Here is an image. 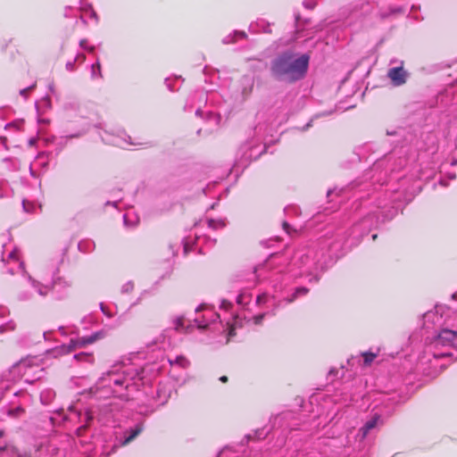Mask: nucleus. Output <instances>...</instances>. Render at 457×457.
<instances>
[{
	"label": "nucleus",
	"mask_w": 457,
	"mask_h": 457,
	"mask_svg": "<svg viewBox=\"0 0 457 457\" xmlns=\"http://www.w3.org/2000/svg\"><path fill=\"white\" fill-rule=\"evenodd\" d=\"M144 370L131 363H116L90 388V394L98 398L107 399L113 395L129 400L134 391L144 385Z\"/></svg>",
	"instance_id": "f257e3e1"
},
{
	"label": "nucleus",
	"mask_w": 457,
	"mask_h": 457,
	"mask_svg": "<svg viewBox=\"0 0 457 457\" xmlns=\"http://www.w3.org/2000/svg\"><path fill=\"white\" fill-rule=\"evenodd\" d=\"M309 61L310 56L306 54L297 56L285 52L271 61L270 73L278 81L293 83L305 76Z\"/></svg>",
	"instance_id": "f03ea898"
},
{
	"label": "nucleus",
	"mask_w": 457,
	"mask_h": 457,
	"mask_svg": "<svg viewBox=\"0 0 457 457\" xmlns=\"http://www.w3.org/2000/svg\"><path fill=\"white\" fill-rule=\"evenodd\" d=\"M193 321L199 329H210L214 333L224 334L226 343L235 335L234 324L228 320L224 323L220 314L206 304H201L195 309V317Z\"/></svg>",
	"instance_id": "7ed1b4c3"
},
{
	"label": "nucleus",
	"mask_w": 457,
	"mask_h": 457,
	"mask_svg": "<svg viewBox=\"0 0 457 457\" xmlns=\"http://www.w3.org/2000/svg\"><path fill=\"white\" fill-rule=\"evenodd\" d=\"M318 269L319 264L314 260L312 250H308L306 253L298 250L293 256L287 272L290 277H306L310 282H317L320 279Z\"/></svg>",
	"instance_id": "20e7f679"
},
{
	"label": "nucleus",
	"mask_w": 457,
	"mask_h": 457,
	"mask_svg": "<svg viewBox=\"0 0 457 457\" xmlns=\"http://www.w3.org/2000/svg\"><path fill=\"white\" fill-rule=\"evenodd\" d=\"M428 347L435 358L452 356V351L457 350V328H441L433 337Z\"/></svg>",
	"instance_id": "39448f33"
},
{
	"label": "nucleus",
	"mask_w": 457,
	"mask_h": 457,
	"mask_svg": "<svg viewBox=\"0 0 457 457\" xmlns=\"http://www.w3.org/2000/svg\"><path fill=\"white\" fill-rule=\"evenodd\" d=\"M112 403H104L97 407H93L90 410L85 411L83 414V421L85 424L81 425L77 428L76 433L78 436H81L82 433L87 429L89 422L96 418L99 422L106 423L112 418Z\"/></svg>",
	"instance_id": "423d86ee"
},
{
	"label": "nucleus",
	"mask_w": 457,
	"mask_h": 457,
	"mask_svg": "<svg viewBox=\"0 0 457 457\" xmlns=\"http://www.w3.org/2000/svg\"><path fill=\"white\" fill-rule=\"evenodd\" d=\"M104 337V331H97L87 337H78L76 339H71L69 344L62 345L55 349L52 350L54 356L68 354L78 348L84 347L87 345L93 344L96 341Z\"/></svg>",
	"instance_id": "0eeeda50"
},
{
	"label": "nucleus",
	"mask_w": 457,
	"mask_h": 457,
	"mask_svg": "<svg viewBox=\"0 0 457 457\" xmlns=\"http://www.w3.org/2000/svg\"><path fill=\"white\" fill-rule=\"evenodd\" d=\"M40 452L38 447L33 446L29 450L20 448L12 444H6L0 448V454L5 457H38L37 453Z\"/></svg>",
	"instance_id": "6e6552de"
},
{
	"label": "nucleus",
	"mask_w": 457,
	"mask_h": 457,
	"mask_svg": "<svg viewBox=\"0 0 457 457\" xmlns=\"http://www.w3.org/2000/svg\"><path fill=\"white\" fill-rule=\"evenodd\" d=\"M102 140L105 144L113 145L119 147H126L127 145H137L139 143L131 142L130 137L128 136L125 132H120L118 135H112L104 131V135H101Z\"/></svg>",
	"instance_id": "1a4fd4ad"
},
{
	"label": "nucleus",
	"mask_w": 457,
	"mask_h": 457,
	"mask_svg": "<svg viewBox=\"0 0 457 457\" xmlns=\"http://www.w3.org/2000/svg\"><path fill=\"white\" fill-rule=\"evenodd\" d=\"M443 307L436 306L434 311H428L423 315L424 327L428 329L431 328H441L443 322Z\"/></svg>",
	"instance_id": "9d476101"
},
{
	"label": "nucleus",
	"mask_w": 457,
	"mask_h": 457,
	"mask_svg": "<svg viewBox=\"0 0 457 457\" xmlns=\"http://www.w3.org/2000/svg\"><path fill=\"white\" fill-rule=\"evenodd\" d=\"M2 262L10 265L7 271L10 274H15L18 270L24 271V263L20 260L19 252L17 249L11 251L7 257H2Z\"/></svg>",
	"instance_id": "9b49d317"
},
{
	"label": "nucleus",
	"mask_w": 457,
	"mask_h": 457,
	"mask_svg": "<svg viewBox=\"0 0 457 457\" xmlns=\"http://www.w3.org/2000/svg\"><path fill=\"white\" fill-rule=\"evenodd\" d=\"M71 282L64 278L58 277L52 282V292L57 299H63L68 295Z\"/></svg>",
	"instance_id": "f8f14e48"
},
{
	"label": "nucleus",
	"mask_w": 457,
	"mask_h": 457,
	"mask_svg": "<svg viewBox=\"0 0 457 457\" xmlns=\"http://www.w3.org/2000/svg\"><path fill=\"white\" fill-rule=\"evenodd\" d=\"M242 153V158L245 161H250L252 159H256L259 157L263 152L266 151V146L255 145L253 142H246L244 144L239 150Z\"/></svg>",
	"instance_id": "ddd939ff"
},
{
	"label": "nucleus",
	"mask_w": 457,
	"mask_h": 457,
	"mask_svg": "<svg viewBox=\"0 0 457 457\" xmlns=\"http://www.w3.org/2000/svg\"><path fill=\"white\" fill-rule=\"evenodd\" d=\"M387 77L394 86L398 87L403 85L407 79V72L403 68V62H401L399 67L390 68L387 71Z\"/></svg>",
	"instance_id": "4468645a"
},
{
	"label": "nucleus",
	"mask_w": 457,
	"mask_h": 457,
	"mask_svg": "<svg viewBox=\"0 0 457 457\" xmlns=\"http://www.w3.org/2000/svg\"><path fill=\"white\" fill-rule=\"evenodd\" d=\"M144 429L142 422L136 424L134 427L129 428L124 431L123 437L120 441V445L124 446L132 442Z\"/></svg>",
	"instance_id": "2eb2a0df"
},
{
	"label": "nucleus",
	"mask_w": 457,
	"mask_h": 457,
	"mask_svg": "<svg viewBox=\"0 0 457 457\" xmlns=\"http://www.w3.org/2000/svg\"><path fill=\"white\" fill-rule=\"evenodd\" d=\"M381 422V417L379 414L375 413L365 424L360 428L359 435L361 439L363 440L369 434V432L375 428L378 423Z\"/></svg>",
	"instance_id": "dca6fc26"
},
{
	"label": "nucleus",
	"mask_w": 457,
	"mask_h": 457,
	"mask_svg": "<svg viewBox=\"0 0 457 457\" xmlns=\"http://www.w3.org/2000/svg\"><path fill=\"white\" fill-rule=\"evenodd\" d=\"M28 280L30 283V287L34 288L37 293L41 296H46L50 291H52V284L45 285L41 282L34 279L31 276H28Z\"/></svg>",
	"instance_id": "f3484780"
},
{
	"label": "nucleus",
	"mask_w": 457,
	"mask_h": 457,
	"mask_svg": "<svg viewBox=\"0 0 457 457\" xmlns=\"http://www.w3.org/2000/svg\"><path fill=\"white\" fill-rule=\"evenodd\" d=\"M270 302H271L275 309L280 305V301H277L275 295H270L267 293H263L256 297V303L258 305H262Z\"/></svg>",
	"instance_id": "a211bd4d"
},
{
	"label": "nucleus",
	"mask_w": 457,
	"mask_h": 457,
	"mask_svg": "<svg viewBox=\"0 0 457 457\" xmlns=\"http://www.w3.org/2000/svg\"><path fill=\"white\" fill-rule=\"evenodd\" d=\"M241 84H242V95L244 97L247 96L251 91H252V88L253 87V80L252 78L250 77H243L242 79H241Z\"/></svg>",
	"instance_id": "6ab92c4d"
},
{
	"label": "nucleus",
	"mask_w": 457,
	"mask_h": 457,
	"mask_svg": "<svg viewBox=\"0 0 457 457\" xmlns=\"http://www.w3.org/2000/svg\"><path fill=\"white\" fill-rule=\"evenodd\" d=\"M55 393L50 389H45L40 394V401L43 404L47 405L49 404L54 398Z\"/></svg>",
	"instance_id": "aec40b11"
},
{
	"label": "nucleus",
	"mask_w": 457,
	"mask_h": 457,
	"mask_svg": "<svg viewBox=\"0 0 457 457\" xmlns=\"http://www.w3.org/2000/svg\"><path fill=\"white\" fill-rule=\"evenodd\" d=\"M308 293V288L304 287H300L295 288V292L291 295V296L285 297L283 301L287 303H290L294 302L298 296L304 295Z\"/></svg>",
	"instance_id": "412c9836"
},
{
	"label": "nucleus",
	"mask_w": 457,
	"mask_h": 457,
	"mask_svg": "<svg viewBox=\"0 0 457 457\" xmlns=\"http://www.w3.org/2000/svg\"><path fill=\"white\" fill-rule=\"evenodd\" d=\"M190 321H187L185 320V318L183 317H178L174 320L173 323H174V328L177 330V331H184V330H187L188 328L191 326L189 324Z\"/></svg>",
	"instance_id": "4be33fe9"
},
{
	"label": "nucleus",
	"mask_w": 457,
	"mask_h": 457,
	"mask_svg": "<svg viewBox=\"0 0 457 457\" xmlns=\"http://www.w3.org/2000/svg\"><path fill=\"white\" fill-rule=\"evenodd\" d=\"M169 362L171 366L177 365L181 368H187L189 365L188 360L182 355L176 356L174 359L170 358Z\"/></svg>",
	"instance_id": "5701e85b"
},
{
	"label": "nucleus",
	"mask_w": 457,
	"mask_h": 457,
	"mask_svg": "<svg viewBox=\"0 0 457 457\" xmlns=\"http://www.w3.org/2000/svg\"><path fill=\"white\" fill-rule=\"evenodd\" d=\"M73 359L79 362L93 363L94 361L93 354L84 352L74 354Z\"/></svg>",
	"instance_id": "b1692460"
},
{
	"label": "nucleus",
	"mask_w": 457,
	"mask_h": 457,
	"mask_svg": "<svg viewBox=\"0 0 457 457\" xmlns=\"http://www.w3.org/2000/svg\"><path fill=\"white\" fill-rule=\"evenodd\" d=\"M245 37H246V34L243 31H234L233 34H229L228 36H226L222 39V42H223V44L228 45V44H231L234 41H236L237 38H244Z\"/></svg>",
	"instance_id": "393cba45"
},
{
	"label": "nucleus",
	"mask_w": 457,
	"mask_h": 457,
	"mask_svg": "<svg viewBox=\"0 0 457 457\" xmlns=\"http://www.w3.org/2000/svg\"><path fill=\"white\" fill-rule=\"evenodd\" d=\"M24 413V409L21 407V404L19 403L15 407L9 408L7 410V414L10 417L18 418Z\"/></svg>",
	"instance_id": "a878e982"
},
{
	"label": "nucleus",
	"mask_w": 457,
	"mask_h": 457,
	"mask_svg": "<svg viewBox=\"0 0 457 457\" xmlns=\"http://www.w3.org/2000/svg\"><path fill=\"white\" fill-rule=\"evenodd\" d=\"M91 78L93 79L102 78L101 65L99 60H96V63H93L91 65Z\"/></svg>",
	"instance_id": "bb28decb"
},
{
	"label": "nucleus",
	"mask_w": 457,
	"mask_h": 457,
	"mask_svg": "<svg viewBox=\"0 0 457 457\" xmlns=\"http://www.w3.org/2000/svg\"><path fill=\"white\" fill-rule=\"evenodd\" d=\"M280 272H281L280 270H274V271H272L270 276L267 278L268 279L270 280V283L273 284V287H274L275 291L280 290L282 288L281 286H278V276H279Z\"/></svg>",
	"instance_id": "cd10ccee"
},
{
	"label": "nucleus",
	"mask_w": 457,
	"mask_h": 457,
	"mask_svg": "<svg viewBox=\"0 0 457 457\" xmlns=\"http://www.w3.org/2000/svg\"><path fill=\"white\" fill-rule=\"evenodd\" d=\"M252 298L251 294L242 293L237 297V303L238 305L246 306L251 302Z\"/></svg>",
	"instance_id": "c85d7f7f"
},
{
	"label": "nucleus",
	"mask_w": 457,
	"mask_h": 457,
	"mask_svg": "<svg viewBox=\"0 0 457 457\" xmlns=\"http://www.w3.org/2000/svg\"><path fill=\"white\" fill-rule=\"evenodd\" d=\"M361 356L363 357V364L365 366H369L372 363L374 359L378 356V353L363 352V353H361Z\"/></svg>",
	"instance_id": "c756f323"
},
{
	"label": "nucleus",
	"mask_w": 457,
	"mask_h": 457,
	"mask_svg": "<svg viewBox=\"0 0 457 457\" xmlns=\"http://www.w3.org/2000/svg\"><path fill=\"white\" fill-rule=\"evenodd\" d=\"M170 394L166 392V390L162 388L157 389V398L159 402V405H163L169 399Z\"/></svg>",
	"instance_id": "7c9ffc66"
},
{
	"label": "nucleus",
	"mask_w": 457,
	"mask_h": 457,
	"mask_svg": "<svg viewBox=\"0 0 457 457\" xmlns=\"http://www.w3.org/2000/svg\"><path fill=\"white\" fill-rule=\"evenodd\" d=\"M225 226V223L223 220H213V219H210L208 220V227L209 228H212L213 229H216V228H223Z\"/></svg>",
	"instance_id": "2f4dec72"
},
{
	"label": "nucleus",
	"mask_w": 457,
	"mask_h": 457,
	"mask_svg": "<svg viewBox=\"0 0 457 457\" xmlns=\"http://www.w3.org/2000/svg\"><path fill=\"white\" fill-rule=\"evenodd\" d=\"M22 207H23L24 212H29V213L34 212V211L36 209V205L33 203H30L27 200L22 201Z\"/></svg>",
	"instance_id": "473e14b6"
},
{
	"label": "nucleus",
	"mask_w": 457,
	"mask_h": 457,
	"mask_svg": "<svg viewBox=\"0 0 457 457\" xmlns=\"http://www.w3.org/2000/svg\"><path fill=\"white\" fill-rule=\"evenodd\" d=\"M129 213H126L123 215L124 224L126 226H135L138 222V218L135 216L132 220H129Z\"/></svg>",
	"instance_id": "72a5a7b5"
},
{
	"label": "nucleus",
	"mask_w": 457,
	"mask_h": 457,
	"mask_svg": "<svg viewBox=\"0 0 457 457\" xmlns=\"http://www.w3.org/2000/svg\"><path fill=\"white\" fill-rule=\"evenodd\" d=\"M15 328V324L12 321H9L1 325L0 327V335L5 331H12Z\"/></svg>",
	"instance_id": "f704fd0d"
},
{
	"label": "nucleus",
	"mask_w": 457,
	"mask_h": 457,
	"mask_svg": "<svg viewBox=\"0 0 457 457\" xmlns=\"http://www.w3.org/2000/svg\"><path fill=\"white\" fill-rule=\"evenodd\" d=\"M204 240L208 245H214L215 240H212L210 237H196L195 236V245H199L201 241Z\"/></svg>",
	"instance_id": "c9c22d12"
},
{
	"label": "nucleus",
	"mask_w": 457,
	"mask_h": 457,
	"mask_svg": "<svg viewBox=\"0 0 457 457\" xmlns=\"http://www.w3.org/2000/svg\"><path fill=\"white\" fill-rule=\"evenodd\" d=\"M79 46L81 48L88 51L89 53H93L95 51V46H88L87 39H81L79 41Z\"/></svg>",
	"instance_id": "e433bc0d"
},
{
	"label": "nucleus",
	"mask_w": 457,
	"mask_h": 457,
	"mask_svg": "<svg viewBox=\"0 0 457 457\" xmlns=\"http://www.w3.org/2000/svg\"><path fill=\"white\" fill-rule=\"evenodd\" d=\"M270 262H266L265 264L262 265L261 267L257 268L255 270L256 276L260 278L262 275V271L266 270L268 268H270Z\"/></svg>",
	"instance_id": "4c0bfd02"
},
{
	"label": "nucleus",
	"mask_w": 457,
	"mask_h": 457,
	"mask_svg": "<svg viewBox=\"0 0 457 457\" xmlns=\"http://www.w3.org/2000/svg\"><path fill=\"white\" fill-rule=\"evenodd\" d=\"M371 220V217H365L359 224H356L353 228L354 230H358L361 227H365L368 224H370V221Z\"/></svg>",
	"instance_id": "58836bf2"
},
{
	"label": "nucleus",
	"mask_w": 457,
	"mask_h": 457,
	"mask_svg": "<svg viewBox=\"0 0 457 457\" xmlns=\"http://www.w3.org/2000/svg\"><path fill=\"white\" fill-rule=\"evenodd\" d=\"M134 285L131 281H128L121 287L122 293H129L133 290Z\"/></svg>",
	"instance_id": "ea45409f"
},
{
	"label": "nucleus",
	"mask_w": 457,
	"mask_h": 457,
	"mask_svg": "<svg viewBox=\"0 0 457 457\" xmlns=\"http://www.w3.org/2000/svg\"><path fill=\"white\" fill-rule=\"evenodd\" d=\"M317 3L315 0H304L303 2V5L306 8V9H313L315 6H316Z\"/></svg>",
	"instance_id": "a19ab883"
},
{
	"label": "nucleus",
	"mask_w": 457,
	"mask_h": 457,
	"mask_svg": "<svg viewBox=\"0 0 457 457\" xmlns=\"http://www.w3.org/2000/svg\"><path fill=\"white\" fill-rule=\"evenodd\" d=\"M191 240L189 237H187L183 240L184 253L187 254L189 251H191Z\"/></svg>",
	"instance_id": "79ce46f5"
},
{
	"label": "nucleus",
	"mask_w": 457,
	"mask_h": 457,
	"mask_svg": "<svg viewBox=\"0 0 457 457\" xmlns=\"http://www.w3.org/2000/svg\"><path fill=\"white\" fill-rule=\"evenodd\" d=\"M36 87V84L31 85L30 87H28L26 88L20 90V95L24 97L25 99L28 97V94L30 90H32Z\"/></svg>",
	"instance_id": "37998d69"
},
{
	"label": "nucleus",
	"mask_w": 457,
	"mask_h": 457,
	"mask_svg": "<svg viewBox=\"0 0 457 457\" xmlns=\"http://www.w3.org/2000/svg\"><path fill=\"white\" fill-rule=\"evenodd\" d=\"M32 297V295L30 293H28V292H21L18 295V298L21 300V301H27V300H30Z\"/></svg>",
	"instance_id": "c03bdc74"
},
{
	"label": "nucleus",
	"mask_w": 457,
	"mask_h": 457,
	"mask_svg": "<svg viewBox=\"0 0 457 457\" xmlns=\"http://www.w3.org/2000/svg\"><path fill=\"white\" fill-rule=\"evenodd\" d=\"M14 395L16 396H18V395L21 396L24 399L23 400L24 402L29 401L30 398V395L26 391H20V392L15 393Z\"/></svg>",
	"instance_id": "a18cd8bd"
},
{
	"label": "nucleus",
	"mask_w": 457,
	"mask_h": 457,
	"mask_svg": "<svg viewBox=\"0 0 457 457\" xmlns=\"http://www.w3.org/2000/svg\"><path fill=\"white\" fill-rule=\"evenodd\" d=\"M77 58L73 61H70L66 63V69L67 71H72L74 70V66H75V62H76Z\"/></svg>",
	"instance_id": "49530a36"
},
{
	"label": "nucleus",
	"mask_w": 457,
	"mask_h": 457,
	"mask_svg": "<svg viewBox=\"0 0 457 457\" xmlns=\"http://www.w3.org/2000/svg\"><path fill=\"white\" fill-rule=\"evenodd\" d=\"M48 89L49 91L52 93V95L54 96H55L56 98L58 97V94L55 90V87H54V83H50L49 86H48Z\"/></svg>",
	"instance_id": "de8ad7c7"
},
{
	"label": "nucleus",
	"mask_w": 457,
	"mask_h": 457,
	"mask_svg": "<svg viewBox=\"0 0 457 457\" xmlns=\"http://www.w3.org/2000/svg\"><path fill=\"white\" fill-rule=\"evenodd\" d=\"M230 306H231V303L228 302L226 300H223L221 302V304H220L221 309L228 310Z\"/></svg>",
	"instance_id": "09e8293b"
},
{
	"label": "nucleus",
	"mask_w": 457,
	"mask_h": 457,
	"mask_svg": "<svg viewBox=\"0 0 457 457\" xmlns=\"http://www.w3.org/2000/svg\"><path fill=\"white\" fill-rule=\"evenodd\" d=\"M0 144L4 145V147L7 150V138L5 137H0Z\"/></svg>",
	"instance_id": "8fccbe9b"
},
{
	"label": "nucleus",
	"mask_w": 457,
	"mask_h": 457,
	"mask_svg": "<svg viewBox=\"0 0 457 457\" xmlns=\"http://www.w3.org/2000/svg\"><path fill=\"white\" fill-rule=\"evenodd\" d=\"M264 314H260L254 317V323L259 324L261 323L262 320L263 319Z\"/></svg>",
	"instance_id": "3c124183"
},
{
	"label": "nucleus",
	"mask_w": 457,
	"mask_h": 457,
	"mask_svg": "<svg viewBox=\"0 0 457 457\" xmlns=\"http://www.w3.org/2000/svg\"><path fill=\"white\" fill-rule=\"evenodd\" d=\"M262 31L264 33H270L271 32L270 25L269 23L263 25Z\"/></svg>",
	"instance_id": "603ef678"
},
{
	"label": "nucleus",
	"mask_w": 457,
	"mask_h": 457,
	"mask_svg": "<svg viewBox=\"0 0 457 457\" xmlns=\"http://www.w3.org/2000/svg\"><path fill=\"white\" fill-rule=\"evenodd\" d=\"M51 334H52V331H45L43 333V337H44L45 340H50Z\"/></svg>",
	"instance_id": "864d4df0"
},
{
	"label": "nucleus",
	"mask_w": 457,
	"mask_h": 457,
	"mask_svg": "<svg viewBox=\"0 0 457 457\" xmlns=\"http://www.w3.org/2000/svg\"><path fill=\"white\" fill-rule=\"evenodd\" d=\"M37 143V138L36 137H31L29 140V145L30 146H33L35 145V144Z\"/></svg>",
	"instance_id": "5fc2aeb1"
},
{
	"label": "nucleus",
	"mask_w": 457,
	"mask_h": 457,
	"mask_svg": "<svg viewBox=\"0 0 457 457\" xmlns=\"http://www.w3.org/2000/svg\"><path fill=\"white\" fill-rule=\"evenodd\" d=\"M100 308H101V311L103 312V313H104V314H105V315H107V316H109V317H110V316H112V314H111V313H109V312H107L105 311V309H104V304H103V303H101V304H100Z\"/></svg>",
	"instance_id": "6e6d98bb"
},
{
	"label": "nucleus",
	"mask_w": 457,
	"mask_h": 457,
	"mask_svg": "<svg viewBox=\"0 0 457 457\" xmlns=\"http://www.w3.org/2000/svg\"><path fill=\"white\" fill-rule=\"evenodd\" d=\"M283 228L287 233H289V224L287 222H283Z\"/></svg>",
	"instance_id": "4d7b16f0"
},
{
	"label": "nucleus",
	"mask_w": 457,
	"mask_h": 457,
	"mask_svg": "<svg viewBox=\"0 0 457 457\" xmlns=\"http://www.w3.org/2000/svg\"><path fill=\"white\" fill-rule=\"evenodd\" d=\"M7 312V309L0 306V316H4Z\"/></svg>",
	"instance_id": "13d9d810"
},
{
	"label": "nucleus",
	"mask_w": 457,
	"mask_h": 457,
	"mask_svg": "<svg viewBox=\"0 0 457 457\" xmlns=\"http://www.w3.org/2000/svg\"><path fill=\"white\" fill-rule=\"evenodd\" d=\"M118 204V202L117 201H114V202H110V201H107L106 202V205H112L114 207H116Z\"/></svg>",
	"instance_id": "bf43d9fd"
},
{
	"label": "nucleus",
	"mask_w": 457,
	"mask_h": 457,
	"mask_svg": "<svg viewBox=\"0 0 457 457\" xmlns=\"http://www.w3.org/2000/svg\"><path fill=\"white\" fill-rule=\"evenodd\" d=\"M83 133H77L75 135H70V136H67V138H73V137H78L79 136H81Z\"/></svg>",
	"instance_id": "052dcab7"
},
{
	"label": "nucleus",
	"mask_w": 457,
	"mask_h": 457,
	"mask_svg": "<svg viewBox=\"0 0 457 457\" xmlns=\"http://www.w3.org/2000/svg\"><path fill=\"white\" fill-rule=\"evenodd\" d=\"M59 331L62 335H65V328L63 327H59Z\"/></svg>",
	"instance_id": "680f3d73"
},
{
	"label": "nucleus",
	"mask_w": 457,
	"mask_h": 457,
	"mask_svg": "<svg viewBox=\"0 0 457 457\" xmlns=\"http://www.w3.org/2000/svg\"><path fill=\"white\" fill-rule=\"evenodd\" d=\"M220 380L221 382H226V381L228 380V378H227L226 376H221V377L220 378Z\"/></svg>",
	"instance_id": "e2e57ef3"
},
{
	"label": "nucleus",
	"mask_w": 457,
	"mask_h": 457,
	"mask_svg": "<svg viewBox=\"0 0 457 457\" xmlns=\"http://www.w3.org/2000/svg\"><path fill=\"white\" fill-rule=\"evenodd\" d=\"M195 114H196L197 116H200V115L202 114V111H201V109H200V108H197V109L195 110Z\"/></svg>",
	"instance_id": "0e129e2a"
},
{
	"label": "nucleus",
	"mask_w": 457,
	"mask_h": 457,
	"mask_svg": "<svg viewBox=\"0 0 457 457\" xmlns=\"http://www.w3.org/2000/svg\"><path fill=\"white\" fill-rule=\"evenodd\" d=\"M262 432H256L255 433V436L258 437V438H261L262 436Z\"/></svg>",
	"instance_id": "69168bd1"
},
{
	"label": "nucleus",
	"mask_w": 457,
	"mask_h": 457,
	"mask_svg": "<svg viewBox=\"0 0 457 457\" xmlns=\"http://www.w3.org/2000/svg\"><path fill=\"white\" fill-rule=\"evenodd\" d=\"M456 178L455 173L449 174V179H454Z\"/></svg>",
	"instance_id": "338daca9"
},
{
	"label": "nucleus",
	"mask_w": 457,
	"mask_h": 457,
	"mask_svg": "<svg viewBox=\"0 0 457 457\" xmlns=\"http://www.w3.org/2000/svg\"><path fill=\"white\" fill-rule=\"evenodd\" d=\"M451 165L452 166L457 165V159L453 160L452 162H451Z\"/></svg>",
	"instance_id": "774afa93"
}]
</instances>
